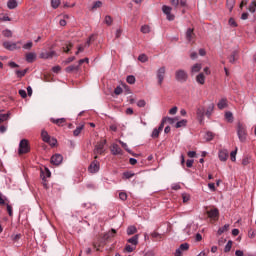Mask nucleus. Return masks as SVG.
<instances>
[{"mask_svg": "<svg viewBox=\"0 0 256 256\" xmlns=\"http://www.w3.org/2000/svg\"><path fill=\"white\" fill-rule=\"evenodd\" d=\"M237 135L241 143H245V141H247V128L245 127V125L238 123Z\"/></svg>", "mask_w": 256, "mask_h": 256, "instance_id": "nucleus-1", "label": "nucleus"}, {"mask_svg": "<svg viewBox=\"0 0 256 256\" xmlns=\"http://www.w3.org/2000/svg\"><path fill=\"white\" fill-rule=\"evenodd\" d=\"M29 151H31V146H29V140L22 139L19 143L18 154L25 155L29 153Z\"/></svg>", "mask_w": 256, "mask_h": 256, "instance_id": "nucleus-2", "label": "nucleus"}, {"mask_svg": "<svg viewBox=\"0 0 256 256\" xmlns=\"http://www.w3.org/2000/svg\"><path fill=\"white\" fill-rule=\"evenodd\" d=\"M105 145H107V140H102L95 146L94 159H98L97 155H103V153H105Z\"/></svg>", "mask_w": 256, "mask_h": 256, "instance_id": "nucleus-3", "label": "nucleus"}, {"mask_svg": "<svg viewBox=\"0 0 256 256\" xmlns=\"http://www.w3.org/2000/svg\"><path fill=\"white\" fill-rule=\"evenodd\" d=\"M175 79L179 83H185L187 81V79H189V75L187 74V72L185 70L179 69L175 72Z\"/></svg>", "mask_w": 256, "mask_h": 256, "instance_id": "nucleus-4", "label": "nucleus"}, {"mask_svg": "<svg viewBox=\"0 0 256 256\" xmlns=\"http://www.w3.org/2000/svg\"><path fill=\"white\" fill-rule=\"evenodd\" d=\"M18 45H21V41H18V42L6 41L3 43L4 49H7L8 51H15L17 49H21V46H18Z\"/></svg>", "mask_w": 256, "mask_h": 256, "instance_id": "nucleus-5", "label": "nucleus"}, {"mask_svg": "<svg viewBox=\"0 0 256 256\" xmlns=\"http://www.w3.org/2000/svg\"><path fill=\"white\" fill-rule=\"evenodd\" d=\"M162 11L163 14L166 15L168 21H175V15L171 14V11H173L171 6L163 5Z\"/></svg>", "mask_w": 256, "mask_h": 256, "instance_id": "nucleus-6", "label": "nucleus"}, {"mask_svg": "<svg viewBox=\"0 0 256 256\" xmlns=\"http://www.w3.org/2000/svg\"><path fill=\"white\" fill-rule=\"evenodd\" d=\"M166 68L165 66L160 67L156 72V77L158 79V85H163V81L165 80Z\"/></svg>", "mask_w": 256, "mask_h": 256, "instance_id": "nucleus-7", "label": "nucleus"}, {"mask_svg": "<svg viewBox=\"0 0 256 256\" xmlns=\"http://www.w3.org/2000/svg\"><path fill=\"white\" fill-rule=\"evenodd\" d=\"M101 168L99 161L94 160L88 167L89 173H99V169Z\"/></svg>", "mask_w": 256, "mask_h": 256, "instance_id": "nucleus-8", "label": "nucleus"}, {"mask_svg": "<svg viewBox=\"0 0 256 256\" xmlns=\"http://www.w3.org/2000/svg\"><path fill=\"white\" fill-rule=\"evenodd\" d=\"M208 215L209 219H213V221H217L219 219V209L218 208H213L210 209L206 212Z\"/></svg>", "mask_w": 256, "mask_h": 256, "instance_id": "nucleus-9", "label": "nucleus"}, {"mask_svg": "<svg viewBox=\"0 0 256 256\" xmlns=\"http://www.w3.org/2000/svg\"><path fill=\"white\" fill-rule=\"evenodd\" d=\"M57 56H58L57 52H55L54 50L40 53V59H53V57H57Z\"/></svg>", "mask_w": 256, "mask_h": 256, "instance_id": "nucleus-10", "label": "nucleus"}, {"mask_svg": "<svg viewBox=\"0 0 256 256\" xmlns=\"http://www.w3.org/2000/svg\"><path fill=\"white\" fill-rule=\"evenodd\" d=\"M112 155H123V149L118 144H112L110 147Z\"/></svg>", "mask_w": 256, "mask_h": 256, "instance_id": "nucleus-11", "label": "nucleus"}, {"mask_svg": "<svg viewBox=\"0 0 256 256\" xmlns=\"http://www.w3.org/2000/svg\"><path fill=\"white\" fill-rule=\"evenodd\" d=\"M196 115L198 117V121L200 124H203V121L205 120V108L204 107H200L197 109L196 111Z\"/></svg>", "mask_w": 256, "mask_h": 256, "instance_id": "nucleus-12", "label": "nucleus"}, {"mask_svg": "<svg viewBox=\"0 0 256 256\" xmlns=\"http://www.w3.org/2000/svg\"><path fill=\"white\" fill-rule=\"evenodd\" d=\"M51 163H52V165H59L60 163H63V155H61V154H54L51 157Z\"/></svg>", "mask_w": 256, "mask_h": 256, "instance_id": "nucleus-13", "label": "nucleus"}, {"mask_svg": "<svg viewBox=\"0 0 256 256\" xmlns=\"http://www.w3.org/2000/svg\"><path fill=\"white\" fill-rule=\"evenodd\" d=\"M220 161H227L229 159V151L227 149H222L218 153Z\"/></svg>", "mask_w": 256, "mask_h": 256, "instance_id": "nucleus-14", "label": "nucleus"}, {"mask_svg": "<svg viewBox=\"0 0 256 256\" xmlns=\"http://www.w3.org/2000/svg\"><path fill=\"white\" fill-rule=\"evenodd\" d=\"M51 123H53L54 125H57L58 127H63V125H65V123H67V119L65 118H51L50 119Z\"/></svg>", "mask_w": 256, "mask_h": 256, "instance_id": "nucleus-15", "label": "nucleus"}, {"mask_svg": "<svg viewBox=\"0 0 256 256\" xmlns=\"http://www.w3.org/2000/svg\"><path fill=\"white\" fill-rule=\"evenodd\" d=\"M79 69L80 68H79L78 64L77 65L73 64V65L66 67L65 72L66 73H79Z\"/></svg>", "mask_w": 256, "mask_h": 256, "instance_id": "nucleus-16", "label": "nucleus"}, {"mask_svg": "<svg viewBox=\"0 0 256 256\" xmlns=\"http://www.w3.org/2000/svg\"><path fill=\"white\" fill-rule=\"evenodd\" d=\"M127 243H130V245L137 247V245H139V234H136L133 237L129 238L127 240Z\"/></svg>", "mask_w": 256, "mask_h": 256, "instance_id": "nucleus-17", "label": "nucleus"}, {"mask_svg": "<svg viewBox=\"0 0 256 256\" xmlns=\"http://www.w3.org/2000/svg\"><path fill=\"white\" fill-rule=\"evenodd\" d=\"M229 106V104H227V98H222L221 100H219V102L217 103V107L220 110L223 109H227V107Z\"/></svg>", "mask_w": 256, "mask_h": 256, "instance_id": "nucleus-18", "label": "nucleus"}, {"mask_svg": "<svg viewBox=\"0 0 256 256\" xmlns=\"http://www.w3.org/2000/svg\"><path fill=\"white\" fill-rule=\"evenodd\" d=\"M203 69V65L201 63H196L191 67V74L195 75V73H199Z\"/></svg>", "mask_w": 256, "mask_h": 256, "instance_id": "nucleus-19", "label": "nucleus"}, {"mask_svg": "<svg viewBox=\"0 0 256 256\" xmlns=\"http://www.w3.org/2000/svg\"><path fill=\"white\" fill-rule=\"evenodd\" d=\"M196 82L199 84V85H205V74L203 72L199 73L197 76H196Z\"/></svg>", "mask_w": 256, "mask_h": 256, "instance_id": "nucleus-20", "label": "nucleus"}, {"mask_svg": "<svg viewBox=\"0 0 256 256\" xmlns=\"http://www.w3.org/2000/svg\"><path fill=\"white\" fill-rule=\"evenodd\" d=\"M35 59H37V54H35L33 52H29L26 54L27 63H33V61H35Z\"/></svg>", "mask_w": 256, "mask_h": 256, "instance_id": "nucleus-21", "label": "nucleus"}, {"mask_svg": "<svg viewBox=\"0 0 256 256\" xmlns=\"http://www.w3.org/2000/svg\"><path fill=\"white\" fill-rule=\"evenodd\" d=\"M193 37H195V33L193 32V28H188L186 31V40L189 42L193 41Z\"/></svg>", "mask_w": 256, "mask_h": 256, "instance_id": "nucleus-22", "label": "nucleus"}, {"mask_svg": "<svg viewBox=\"0 0 256 256\" xmlns=\"http://www.w3.org/2000/svg\"><path fill=\"white\" fill-rule=\"evenodd\" d=\"M238 55H239V51L234 50V51L231 53V55L228 57L229 63H232V64L235 63V61H237Z\"/></svg>", "mask_w": 256, "mask_h": 256, "instance_id": "nucleus-23", "label": "nucleus"}, {"mask_svg": "<svg viewBox=\"0 0 256 256\" xmlns=\"http://www.w3.org/2000/svg\"><path fill=\"white\" fill-rule=\"evenodd\" d=\"M116 233H117V230L111 229L110 232L104 234V236H103L104 241H108V239H111V237H115Z\"/></svg>", "mask_w": 256, "mask_h": 256, "instance_id": "nucleus-24", "label": "nucleus"}, {"mask_svg": "<svg viewBox=\"0 0 256 256\" xmlns=\"http://www.w3.org/2000/svg\"><path fill=\"white\" fill-rule=\"evenodd\" d=\"M27 71H29V69H24V70H16V76L18 77V79H23V77H25V75H27Z\"/></svg>", "mask_w": 256, "mask_h": 256, "instance_id": "nucleus-25", "label": "nucleus"}, {"mask_svg": "<svg viewBox=\"0 0 256 256\" xmlns=\"http://www.w3.org/2000/svg\"><path fill=\"white\" fill-rule=\"evenodd\" d=\"M41 138H42V141H44V143H47V141H49L51 139V136L49 135V133L46 130H42Z\"/></svg>", "mask_w": 256, "mask_h": 256, "instance_id": "nucleus-26", "label": "nucleus"}, {"mask_svg": "<svg viewBox=\"0 0 256 256\" xmlns=\"http://www.w3.org/2000/svg\"><path fill=\"white\" fill-rule=\"evenodd\" d=\"M18 5L17 0H9L7 2L8 9H17Z\"/></svg>", "mask_w": 256, "mask_h": 256, "instance_id": "nucleus-27", "label": "nucleus"}, {"mask_svg": "<svg viewBox=\"0 0 256 256\" xmlns=\"http://www.w3.org/2000/svg\"><path fill=\"white\" fill-rule=\"evenodd\" d=\"M214 109H215V104L211 103L208 106V108H207V110L205 112L206 117H211V115L213 114Z\"/></svg>", "mask_w": 256, "mask_h": 256, "instance_id": "nucleus-28", "label": "nucleus"}, {"mask_svg": "<svg viewBox=\"0 0 256 256\" xmlns=\"http://www.w3.org/2000/svg\"><path fill=\"white\" fill-rule=\"evenodd\" d=\"M127 235L131 236V235H135V233H137V227L135 226H128L127 230H126Z\"/></svg>", "mask_w": 256, "mask_h": 256, "instance_id": "nucleus-29", "label": "nucleus"}, {"mask_svg": "<svg viewBox=\"0 0 256 256\" xmlns=\"http://www.w3.org/2000/svg\"><path fill=\"white\" fill-rule=\"evenodd\" d=\"M84 127H85L84 125H80V126L76 127V129L73 131L74 137H79V135H81V132L83 131Z\"/></svg>", "mask_w": 256, "mask_h": 256, "instance_id": "nucleus-30", "label": "nucleus"}, {"mask_svg": "<svg viewBox=\"0 0 256 256\" xmlns=\"http://www.w3.org/2000/svg\"><path fill=\"white\" fill-rule=\"evenodd\" d=\"M226 231H229V224H225L223 227L219 228L217 235H223V233H226Z\"/></svg>", "mask_w": 256, "mask_h": 256, "instance_id": "nucleus-31", "label": "nucleus"}, {"mask_svg": "<svg viewBox=\"0 0 256 256\" xmlns=\"http://www.w3.org/2000/svg\"><path fill=\"white\" fill-rule=\"evenodd\" d=\"M225 119L228 123H233V113L231 111L226 112Z\"/></svg>", "mask_w": 256, "mask_h": 256, "instance_id": "nucleus-32", "label": "nucleus"}, {"mask_svg": "<svg viewBox=\"0 0 256 256\" xmlns=\"http://www.w3.org/2000/svg\"><path fill=\"white\" fill-rule=\"evenodd\" d=\"M176 129H180V127H187V120L183 119L176 123L175 125Z\"/></svg>", "mask_w": 256, "mask_h": 256, "instance_id": "nucleus-33", "label": "nucleus"}, {"mask_svg": "<svg viewBox=\"0 0 256 256\" xmlns=\"http://www.w3.org/2000/svg\"><path fill=\"white\" fill-rule=\"evenodd\" d=\"M9 117H11V113L6 114H0V123H5V121H8Z\"/></svg>", "mask_w": 256, "mask_h": 256, "instance_id": "nucleus-34", "label": "nucleus"}, {"mask_svg": "<svg viewBox=\"0 0 256 256\" xmlns=\"http://www.w3.org/2000/svg\"><path fill=\"white\" fill-rule=\"evenodd\" d=\"M166 123H169V125H173L175 121H179V117L171 118V117H164Z\"/></svg>", "mask_w": 256, "mask_h": 256, "instance_id": "nucleus-35", "label": "nucleus"}, {"mask_svg": "<svg viewBox=\"0 0 256 256\" xmlns=\"http://www.w3.org/2000/svg\"><path fill=\"white\" fill-rule=\"evenodd\" d=\"M226 6L229 11H233V7H235V0H226Z\"/></svg>", "mask_w": 256, "mask_h": 256, "instance_id": "nucleus-36", "label": "nucleus"}, {"mask_svg": "<svg viewBox=\"0 0 256 256\" xmlns=\"http://www.w3.org/2000/svg\"><path fill=\"white\" fill-rule=\"evenodd\" d=\"M138 61H140V63H147V61H149V57L146 54H140L138 56Z\"/></svg>", "mask_w": 256, "mask_h": 256, "instance_id": "nucleus-37", "label": "nucleus"}, {"mask_svg": "<svg viewBox=\"0 0 256 256\" xmlns=\"http://www.w3.org/2000/svg\"><path fill=\"white\" fill-rule=\"evenodd\" d=\"M232 247H233V241L229 240L224 247V253H229Z\"/></svg>", "mask_w": 256, "mask_h": 256, "instance_id": "nucleus-38", "label": "nucleus"}, {"mask_svg": "<svg viewBox=\"0 0 256 256\" xmlns=\"http://www.w3.org/2000/svg\"><path fill=\"white\" fill-rule=\"evenodd\" d=\"M100 7H103V2L98 0V1L93 3L91 9H92V11H95V9H100Z\"/></svg>", "mask_w": 256, "mask_h": 256, "instance_id": "nucleus-39", "label": "nucleus"}, {"mask_svg": "<svg viewBox=\"0 0 256 256\" xmlns=\"http://www.w3.org/2000/svg\"><path fill=\"white\" fill-rule=\"evenodd\" d=\"M43 173V175L45 176V179L51 177V170H49V168H44V170H41L40 175Z\"/></svg>", "mask_w": 256, "mask_h": 256, "instance_id": "nucleus-40", "label": "nucleus"}, {"mask_svg": "<svg viewBox=\"0 0 256 256\" xmlns=\"http://www.w3.org/2000/svg\"><path fill=\"white\" fill-rule=\"evenodd\" d=\"M135 249H137L136 246H131V245H129V244H126V246H125V248H124V250H125L127 253H133Z\"/></svg>", "mask_w": 256, "mask_h": 256, "instance_id": "nucleus-41", "label": "nucleus"}, {"mask_svg": "<svg viewBox=\"0 0 256 256\" xmlns=\"http://www.w3.org/2000/svg\"><path fill=\"white\" fill-rule=\"evenodd\" d=\"M61 5V0H51L52 9H57Z\"/></svg>", "mask_w": 256, "mask_h": 256, "instance_id": "nucleus-42", "label": "nucleus"}, {"mask_svg": "<svg viewBox=\"0 0 256 256\" xmlns=\"http://www.w3.org/2000/svg\"><path fill=\"white\" fill-rule=\"evenodd\" d=\"M140 31L141 33H144V34L151 33V27H149V25H143Z\"/></svg>", "mask_w": 256, "mask_h": 256, "instance_id": "nucleus-43", "label": "nucleus"}, {"mask_svg": "<svg viewBox=\"0 0 256 256\" xmlns=\"http://www.w3.org/2000/svg\"><path fill=\"white\" fill-rule=\"evenodd\" d=\"M40 177L42 179V185H43L44 189H49V184L47 183V179H45L43 172L40 174Z\"/></svg>", "mask_w": 256, "mask_h": 256, "instance_id": "nucleus-44", "label": "nucleus"}, {"mask_svg": "<svg viewBox=\"0 0 256 256\" xmlns=\"http://www.w3.org/2000/svg\"><path fill=\"white\" fill-rule=\"evenodd\" d=\"M126 81L127 83H129V85H135V81H136L135 76L133 75L127 76Z\"/></svg>", "mask_w": 256, "mask_h": 256, "instance_id": "nucleus-45", "label": "nucleus"}, {"mask_svg": "<svg viewBox=\"0 0 256 256\" xmlns=\"http://www.w3.org/2000/svg\"><path fill=\"white\" fill-rule=\"evenodd\" d=\"M248 9H249L250 13H255V11H256V1H255V0H253V1L250 3Z\"/></svg>", "mask_w": 256, "mask_h": 256, "instance_id": "nucleus-46", "label": "nucleus"}, {"mask_svg": "<svg viewBox=\"0 0 256 256\" xmlns=\"http://www.w3.org/2000/svg\"><path fill=\"white\" fill-rule=\"evenodd\" d=\"M160 133L161 132L157 128H154L153 131H152V134H151V138L152 139H158Z\"/></svg>", "mask_w": 256, "mask_h": 256, "instance_id": "nucleus-47", "label": "nucleus"}, {"mask_svg": "<svg viewBox=\"0 0 256 256\" xmlns=\"http://www.w3.org/2000/svg\"><path fill=\"white\" fill-rule=\"evenodd\" d=\"M131 177H135V173L129 171L123 173V179H131Z\"/></svg>", "mask_w": 256, "mask_h": 256, "instance_id": "nucleus-48", "label": "nucleus"}, {"mask_svg": "<svg viewBox=\"0 0 256 256\" xmlns=\"http://www.w3.org/2000/svg\"><path fill=\"white\" fill-rule=\"evenodd\" d=\"M104 23H106V25H108V26H111L113 24V18L111 16L107 15L105 17Z\"/></svg>", "mask_w": 256, "mask_h": 256, "instance_id": "nucleus-49", "label": "nucleus"}, {"mask_svg": "<svg viewBox=\"0 0 256 256\" xmlns=\"http://www.w3.org/2000/svg\"><path fill=\"white\" fill-rule=\"evenodd\" d=\"M237 148H235V150H233L231 153H230V158H231V161L235 162L237 161Z\"/></svg>", "mask_w": 256, "mask_h": 256, "instance_id": "nucleus-50", "label": "nucleus"}, {"mask_svg": "<svg viewBox=\"0 0 256 256\" xmlns=\"http://www.w3.org/2000/svg\"><path fill=\"white\" fill-rule=\"evenodd\" d=\"M2 35L4 36V37H13V32H11V30H9V29H5L3 32H2Z\"/></svg>", "mask_w": 256, "mask_h": 256, "instance_id": "nucleus-51", "label": "nucleus"}, {"mask_svg": "<svg viewBox=\"0 0 256 256\" xmlns=\"http://www.w3.org/2000/svg\"><path fill=\"white\" fill-rule=\"evenodd\" d=\"M73 61H75V56L68 57L62 63H63V65H69V63H73Z\"/></svg>", "mask_w": 256, "mask_h": 256, "instance_id": "nucleus-52", "label": "nucleus"}, {"mask_svg": "<svg viewBox=\"0 0 256 256\" xmlns=\"http://www.w3.org/2000/svg\"><path fill=\"white\" fill-rule=\"evenodd\" d=\"M213 137H215L213 132H206V136H205L206 141H213Z\"/></svg>", "mask_w": 256, "mask_h": 256, "instance_id": "nucleus-53", "label": "nucleus"}, {"mask_svg": "<svg viewBox=\"0 0 256 256\" xmlns=\"http://www.w3.org/2000/svg\"><path fill=\"white\" fill-rule=\"evenodd\" d=\"M178 249H180L182 251H189V243L181 244Z\"/></svg>", "mask_w": 256, "mask_h": 256, "instance_id": "nucleus-54", "label": "nucleus"}, {"mask_svg": "<svg viewBox=\"0 0 256 256\" xmlns=\"http://www.w3.org/2000/svg\"><path fill=\"white\" fill-rule=\"evenodd\" d=\"M120 145L123 147V149H125V151H127V153H131V149H129V147L127 146V143L123 142V141H119Z\"/></svg>", "mask_w": 256, "mask_h": 256, "instance_id": "nucleus-55", "label": "nucleus"}, {"mask_svg": "<svg viewBox=\"0 0 256 256\" xmlns=\"http://www.w3.org/2000/svg\"><path fill=\"white\" fill-rule=\"evenodd\" d=\"M46 143H49L51 147H55L57 145V139L50 138Z\"/></svg>", "mask_w": 256, "mask_h": 256, "instance_id": "nucleus-56", "label": "nucleus"}, {"mask_svg": "<svg viewBox=\"0 0 256 256\" xmlns=\"http://www.w3.org/2000/svg\"><path fill=\"white\" fill-rule=\"evenodd\" d=\"M31 47H33V42L32 41H28L26 44L23 45V49H26V50H30Z\"/></svg>", "mask_w": 256, "mask_h": 256, "instance_id": "nucleus-57", "label": "nucleus"}, {"mask_svg": "<svg viewBox=\"0 0 256 256\" xmlns=\"http://www.w3.org/2000/svg\"><path fill=\"white\" fill-rule=\"evenodd\" d=\"M228 25H230V27H237V22L235 21L234 18H230L228 20Z\"/></svg>", "mask_w": 256, "mask_h": 256, "instance_id": "nucleus-58", "label": "nucleus"}, {"mask_svg": "<svg viewBox=\"0 0 256 256\" xmlns=\"http://www.w3.org/2000/svg\"><path fill=\"white\" fill-rule=\"evenodd\" d=\"M119 199H121V201H127V193L120 192L119 193Z\"/></svg>", "mask_w": 256, "mask_h": 256, "instance_id": "nucleus-59", "label": "nucleus"}, {"mask_svg": "<svg viewBox=\"0 0 256 256\" xmlns=\"http://www.w3.org/2000/svg\"><path fill=\"white\" fill-rule=\"evenodd\" d=\"M114 93L116 95H121V93H123V88H121V86H117L114 90Z\"/></svg>", "mask_w": 256, "mask_h": 256, "instance_id": "nucleus-60", "label": "nucleus"}, {"mask_svg": "<svg viewBox=\"0 0 256 256\" xmlns=\"http://www.w3.org/2000/svg\"><path fill=\"white\" fill-rule=\"evenodd\" d=\"M18 93H19L20 97H22V99H26L27 92L25 90L21 89L18 91Z\"/></svg>", "mask_w": 256, "mask_h": 256, "instance_id": "nucleus-61", "label": "nucleus"}, {"mask_svg": "<svg viewBox=\"0 0 256 256\" xmlns=\"http://www.w3.org/2000/svg\"><path fill=\"white\" fill-rule=\"evenodd\" d=\"M193 163H195L193 159H188L186 161V166L188 167V169H191V167H193Z\"/></svg>", "mask_w": 256, "mask_h": 256, "instance_id": "nucleus-62", "label": "nucleus"}, {"mask_svg": "<svg viewBox=\"0 0 256 256\" xmlns=\"http://www.w3.org/2000/svg\"><path fill=\"white\" fill-rule=\"evenodd\" d=\"M8 65H9V67H10L11 69H17V68H19V64L15 63V62H13V61L9 62Z\"/></svg>", "mask_w": 256, "mask_h": 256, "instance_id": "nucleus-63", "label": "nucleus"}, {"mask_svg": "<svg viewBox=\"0 0 256 256\" xmlns=\"http://www.w3.org/2000/svg\"><path fill=\"white\" fill-rule=\"evenodd\" d=\"M147 105V102L145 100H139L137 102V107H145Z\"/></svg>", "mask_w": 256, "mask_h": 256, "instance_id": "nucleus-64", "label": "nucleus"}]
</instances>
